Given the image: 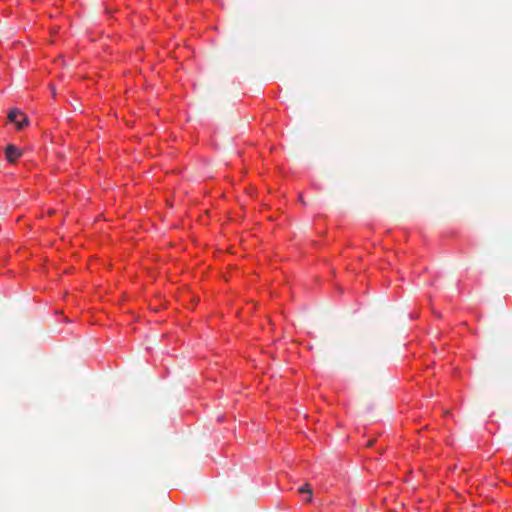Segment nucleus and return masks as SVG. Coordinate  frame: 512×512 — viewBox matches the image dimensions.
Segmentation results:
<instances>
[{
	"label": "nucleus",
	"instance_id": "3",
	"mask_svg": "<svg viewBox=\"0 0 512 512\" xmlns=\"http://www.w3.org/2000/svg\"><path fill=\"white\" fill-rule=\"evenodd\" d=\"M299 493H308L310 497L308 498V501H311V495H312V489L310 485L306 484L299 488Z\"/></svg>",
	"mask_w": 512,
	"mask_h": 512
},
{
	"label": "nucleus",
	"instance_id": "2",
	"mask_svg": "<svg viewBox=\"0 0 512 512\" xmlns=\"http://www.w3.org/2000/svg\"><path fill=\"white\" fill-rule=\"evenodd\" d=\"M5 153L7 160L11 163L15 162L22 155L21 150L14 145H8Z\"/></svg>",
	"mask_w": 512,
	"mask_h": 512
},
{
	"label": "nucleus",
	"instance_id": "1",
	"mask_svg": "<svg viewBox=\"0 0 512 512\" xmlns=\"http://www.w3.org/2000/svg\"><path fill=\"white\" fill-rule=\"evenodd\" d=\"M8 119L16 125L18 130L23 129L29 123L27 116L18 109H12L8 114Z\"/></svg>",
	"mask_w": 512,
	"mask_h": 512
}]
</instances>
